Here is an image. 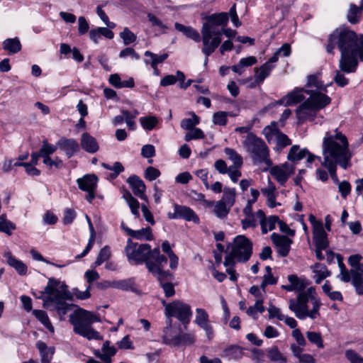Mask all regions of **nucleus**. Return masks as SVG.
<instances>
[{"label":"nucleus","mask_w":363,"mask_h":363,"mask_svg":"<svg viewBox=\"0 0 363 363\" xmlns=\"http://www.w3.org/2000/svg\"><path fill=\"white\" fill-rule=\"evenodd\" d=\"M363 11V0L360 7H357L354 4H351L347 13V19L351 23H356L358 22L361 13Z\"/></svg>","instance_id":"a18cd8bd"},{"label":"nucleus","mask_w":363,"mask_h":363,"mask_svg":"<svg viewBox=\"0 0 363 363\" xmlns=\"http://www.w3.org/2000/svg\"><path fill=\"white\" fill-rule=\"evenodd\" d=\"M201 41L202 52L209 57L218 48L222 42L221 28H212L211 26L202 25L201 29Z\"/></svg>","instance_id":"9d476101"},{"label":"nucleus","mask_w":363,"mask_h":363,"mask_svg":"<svg viewBox=\"0 0 363 363\" xmlns=\"http://www.w3.org/2000/svg\"><path fill=\"white\" fill-rule=\"evenodd\" d=\"M162 304L164 306V314L167 318H176L184 325L189 323L192 315L190 305L177 300L169 303L162 301Z\"/></svg>","instance_id":"9b49d317"},{"label":"nucleus","mask_w":363,"mask_h":363,"mask_svg":"<svg viewBox=\"0 0 363 363\" xmlns=\"http://www.w3.org/2000/svg\"><path fill=\"white\" fill-rule=\"evenodd\" d=\"M155 250L160 252L159 247L151 250L149 244L135 243L131 239L128 240L125 247V255L130 264H140L145 262L147 268L150 261L154 262L156 259L153 258Z\"/></svg>","instance_id":"6e6552de"},{"label":"nucleus","mask_w":363,"mask_h":363,"mask_svg":"<svg viewBox=\"0 0 363 363\" xmlns=\"http://www.w3.org/2000/svg\"><path fill=\"white\" fill-rule=\"evenodd\" d=\"M108 286L123 291H130L133 289V283L130 279L112 281V283H108Z\"/></svg>","instance_id":"603ef678"},{"label":"nucleus","mask_w":363,"mask_h":363,"mask_svg":"<svg viewBox=\"0 0 363 363\" xmlns=\"http://www.w3.org/2000/svg\"><path fill=\"white\" fill-rule=\"evenodd\" d=\"M335 45L341 52L339 60L340 71L354 72L359 60L363 62V34L357 35L347 28H337L328 38L327 52L331 53Z\"/></svg>","instance_id":"f257e3e1"},{"label":"nucleus","mask_w":363,"mask_h":363,"mask_svg":"<svg viewBox=\"0 0 363 363\" xmlns=\"http://www.w3.org/2000/svg\"><path fill=\"white\" fill-rule=\"evenodd\" d=\"M229 113L225 111H218L213 115L212 121L215 125H225Z\"/></svg>","instance_id":"e2e57ef3"},{"label":"nucleus","mask_w":363,"mask_h":363,"mask_svg":"<svg viewBox=\"0 0 363 363\" xmlns=\"http://www.w3.org/2000/svg\"><path fill=\"white\" fill-rule=\"evenodd\" d=\"M318 110L313 107L307 100H305L296 109V113L299 123L306 121H313Z\"/></svg>","instance_id":"f3484780"},{"label":"nucleus","mask_w":363,"mask_h":363,"mask_svg":"<svg viewBox=\"0 0 363 363\" xmlns=\"http://www.w3.org/2000/svg\"><path fill=\"white\" fill-rule=\"evenodd\" d=\"M16 225L11 220L0 221V231L11 235L12 232L16 230Z\"/></svg>","instance_id":"69168bd1"},{"label":"nucleus","mask_w":363,"mask_h":363,"mask_svg":"<svg viewBox=\"0 0 363 363\" xmlns=\"http://www.w3.org/2000/svg\"><path fill=\"white\" fill-rule=\"evenodd\" d=\"M294 168L292 165L285 163L281 165L272 167L270 170V174L278 182H285L294 173Z\"/></svg>","instance_id":"412c9836"},{"label":"nucleus","mask_w":363,"mask_h":363,"mask_svg":"<svg viewBox=\"0 0 363 363\" xmlns=\"http://www.w3.org/2000/svg\"><path fill=\"white\" fill-rule=\"evenodd\" d=\"M123 198L128 203L131 212L133 215L138 216H139V203L138 201L133 197L131 194L128 191H125L123 195Z\"/></svg>","instance_id":"8fccbe9b"},{"label":"nucleus","mask_w":363,"mask_h":363,"mask_svg":"<svg viewBox=\"0 0 363 363\" xmlns=\"http://www.w3.org/2000/svg\"><path fill=\"white\" fill-rule=\"evenodd\" d=\"M78 184L81 190L87 192L86 199L91 203L95 198L94 191L96 189V183H78Z\"/></svg>","instance_id":"3c124183"},{"label":"nucleus","mask_w":363,"mask_h":363,"mask_svg":"<svg viewBox=\"0 0 363 363\" xmlns=\"http://www.w3.org/2000/svg\"><path fill=\"white\" fill-rule=\"evenodd\" d=\"M274 65H270L269 62H265L259 67L255 69V82L257 84H262L264 80L269 76L271 72L274 69Z\"/></svg>","instance_id":"c85d7f7f"},{"label":"nucleus","mask_w":363,"mask_h":363,"mask_svg":"<svg viewBox=\"0 0 363 363\" xmlns=\"http://www.w3.org/2000/svg\"><path fill=\"white\" fill-rule=\"evenodd\" d=\"M308 219L313 227V241L315 247L328 249L329 242L322 221L317 220L313 214L309 215Z\"/></svg>","instance_id":"ddd939ff"},{"label":"nucleus","mask_w":363,"mask_h":363,"mask_svg":"<svg viewBox=\"0 0 363 363\" xmlns=\"http://www.w3.org/2000/svg\"><path fill=\"white\" fill-rule=\"evenodd\" d=\"M263 194L267 197V205L270 208H274L281 206V203L276 202V199L279 196V191L273 185H269L267 188L262 189Z\"/></svg>","instance_id":"c9c22d12"},{"label":"nucleus","mask_w":363,"mask_h":363,"mask_svg":"<svg viewBox=\"0 0 363 363\" xmlns=\"http://www.w3.org/2000/svg\"><path fill=\"white\" fill-rule=\"evenodd\" d=\"M224 152L235 167H240L242 164V158L233 149L226 147Z\"/></svg>","instance_id":"864d4df0"},{"label":"nucleus","mask_w":363,"mask_h":363,"mask_svg":"<svg viewBox=\"0 0 363 363\" xmlns=\"http://www.w3.org/2000/svg\"><path fill=\"white\" fill-rule=\"evenodd\" d=\"M3 49L9 54H15L21 50V44L18 38H7L2 43Z\"/></svg>","instance_id":"4c0bfd02"},{"label":"nucleus","mask_w":363,"mask_h":363,"mask_svg":"<svg viewBox=\"0 0 363 363\" xmlns=\"http://www.w3.org/2000/svg\"><path fill=\"white\" fill-rule=\"evenodd\" d=\"M153 256L156 259L154 262H149L147 263V270L159 281L160 285L163 283L170 282L173 279V275L167 270L163 268L167 263L166 256L162 255L160 252L155 250Z\"/></svg>","instance_id":"f8f14e48"},{"label":"nucleus","mask_w":363,"mask_h":363,"mask_svg":"<svg viewBox=\"0 0 363 363\" xmlns=\"http://www.w3.org/2000/svg\"><path fill=\"white\" fill-rule=\"evenodd\" d=\"M231 207L228 206L224 201H217L213 208V213L215 216L220 219H225L230 210Z\"/></svg>","instance_id":"79ce46f5"},{"label":"nucleus","mask_w":363,"mask_h":363,"mask_svg":"<svg viewBox=\"0 0 363 363\" xmlns=\"http://www.w3.org/2000/svg\"><path fill=\"white\" fill-rule=\"evenodd\" d=\"M167 216L169 219L182 218L186 221H192L194 223H199V218L191 208L176 203L174 204V212L168 213Z\"/></svg>","instance_id":"2eb2a0df"},{"label":"nucleus","mask_w":363,"mask_h":363,"mask_svg":"<svg viewBox=\"0 0 363 363\" xmlns=\"http://www.w3.org/2000/svg\"><path fill=\"white\" fill-rule=\"evenodd\" d=\"M306 86L304 88H295L291 92L287 94L285 96L281 99L277 104L284 106H291L296 104L305 99L304 94Z\"/></svg>","instance_id":"4be33fe9"},{"label":"nucleus","mask_w":363,"mask_h":363,"mask_svg":"<svg viewBox=\"0 0 363 363\" xmlns=\"http://www.w3.org/2000/svg\"><path fill=\"white\" fill-rule=\"evenodd\" d=\"M122 229L131 238L140 240H152V230L150 227L143 228L138 230H133L125 226L124 223H121Z\"/></svg>","instance_id":"5701e85b"},{"label":"nucleus","mask_w":363,"mask_h":363,"mask_svg":"<svg viewBox=\"0 0 363 363\" xmlns=\"http://www.w3.org/2000/svg\"><path fill=\"white\" fill-rule=\"evenodd\" d=\"M323 293L332 301H342L343 299L342 294L339 291L333 290V287L328 281H326L322 286Z\"/></svg>","instance_id":"c03bdc74"},{"label":"nucleus","mask_w":363,"mask_h":363,"mask_svg":"<svg viewBox=\"0 0 363 363\" xmlns=\"http://www.w3.org/2000/svg\"><path fill=\"white\" fill-rule=\"evenodd\" d=\"M91 286H88L85 291H81L77 288L72 289V291H69V294H71L70 298H66V300H72L73 297H75L77 299L79 300H86L90 298L91 294L89 292Z\"/></svg>","instance_id":"4d7b16f0"},{"label":"nucleus","mask_w":363,"mask_h":363,"mask_svg":"<svg viewBox=\"0 0 363 363\" xmlns=\"http://www.w3.org/2000/svg\"><path fill=\"white\" fill-rule=\"evenodd\" d=\"M242 354V349L238 345L229 346L223 352V357L229 360L240 359Z\"/></svg>","instance_id":"a19ab883"},{"label":"nucleus","mask_w":363,"mask_h":363,"mask_svg":"<svg viewBox=\"0 0 363 363\" xmlns=\"http://www.w3.org/2000/svg\"><path fill=\"white\" fill-rule=\"evenodd\" d=\"M33 295L39 299H43V306L50 311H56L59 315H65L70 309V306L66 303V298H70L71 294L68 286L64 281L55 278H49L43 291H40Z\"/></svg>","instance_id":"7ed1b4c3"},{"label":"nucleus","mask_w":363,"mask_h":363,"mask_svg":"<svg viewBox=\"0 0 363 363\" xmlns=\"http://www.w3.org/2000/svg\"><path fill=\"white\" fill-rule=\"evenodd\" d=\"M328 86L321 80L320 72L311 74L307 78L305 92L309 96L306 100L318 111L331 102L330 97L325 94Z\"/></svg>","instance_id":"0eeeda50"},{"label":"nucleus","mask_w":363,"mask_h":363,"mask_svg":"<svg viewBox=\"0 0 363 363\" xmlns=\"http://www.w3.org/2000/svg\"><path fill=\"white\" fill-rule=\"evenodd\" d=\"M205 135L203 130L199 128H194L186 133L184 135V140L186 141H190L191 140H199L204 138Z\"/></svg>","instance_id":"13d9d810"},{"label":"nucleus","mask_w":363,"mask_h":363,"mask_svg":"<svg viewBox=\"0 0 363 363\" xmlns=\"http://www.w3.org/2000/svg\"><path fill=\"white\" fill-rule=\"evenodd\" d=\"M271 239L277 247L278 254L282 257H286L290 251L292 240L275 233L271 235Z\"/></svg>","instance_id":"6ab92c4d"},{"label":"nucleus","mask_w":363,"mask_h":363,"mask_svg":"<svg viewBox=\"0 0 363 363\" xmlns=\"http://www.w3.org/2000/svg\"><path fill=\"white\" fill-rule=\"evenodd\" d=\"M140 123L145 130H152L157 125L159 121L155 116L141 117L139 119Z\"/></svg>","instance_id":"de8ad7c7"},{"label":"nucleus","mask_w":363,"mask_h":363,"mask_svg":"<svg viewBox=\"0 0 363 363\" xmlns=\"http://www.w3.org/2000/svg\"><path fill=\"white\" fill-rule=\"evenodd\" d=\"M33 314L35 317L51 333H54L55 328L52 325L47 313L42 310H34Z\"/></svg>","instance_id":"ea45409f"},{"label":"nucleus","mask_w":363,"mask_h":363,"mask_svg":"<svg viewBox=\"0 0 363 363\" xmlns=\"http://www.w3.org/2000/svg\"><path fill=\"white\" fill-rule=\"evenodd\" d=\"M228 21V13H220L209 16L206 21L203 24L211 26L212 28H220V26H225Z\"/></svg>","instance_id":"bb28decb"},{"label":"nucleus","mask_w":363,"mask_h":363,"mask_svg":"<svg viewBox=\"0 0 363 363\" xmlns=\"http://www.w3.org/2000/svg\"><path fill=\"white\" fill-rule=\"evenodd\" d=\"M352 284L354 286L357 294L359 295H363V277H352Z\"/></svg>","instance_id":"774afa93"},{"label":"nucleus","mask_w":363,"mask_h":363,"mask_svg":"<svg viewBox=\"0 0 363 363\" xmlns=\"http://www.w3.org/2000/svg\"><path fill=\"white\" fill-rule=\"evenodd\" d=\"M257 58L254 56H249L240 60L238 64L233 65L230 69L236 74L241 75L245 72V68L256 64Z\"/></svg>","instance_id":"473e14b6"},{"label":"nucleus","mask_w":363,"mask_h":363,"mask_svg":"<svg viewBox=\"0 0 363 363\" xmlns=\"http://www.w3.org/2000/svg\"><path fill=\"white\" fill-rule=\"evenodd\" d=\"M81 146L87 152L94 153L99 148L96 140L88 133H84L81 138Z\"/></svg>","instance_id":"cd10ccee"},{"label":"nucleus","mask_w":363,"mask_h":363,"mask_svg":"<svg viewBox=\"0 0 363 363\" xmlns=\"http://www.w3.org/2000/svg\"><path fill=\"white\" fill-rule=\"evenodd\" d=\"M194 323L203 330L208 340H211L213 337V328L209 314L206 309L202 308H196Z\"/></svg>","instance_id":"4468645a"},{"label":"nucleus","mask_w":363,"mask_h":363,"mask_svg":"<svg viewBox=\"0 0 363 363\" xmlns=\"http://www.w3.org/2000/svg\"><path fill=\"white\" fill-rule=\"evenodd\" d=\"M345 357L351 363H363V357L352 350H346Z\"/></svg>","instance_id":"338daca9"},{"label":"nucleus","mask_w":363,"mask_h":363,"mask_svg":"<svg viewBox=\"0 0 363 363\" xmlns=\"http://www.w3.org/2000/svg\"><path fill=\"white\" fill-rule=\"evenodd\" d=\"M267 357L274 363H287V358L279 351L278 347L272 346L265 350Z\"/></svg>","instance_id":"f704fd0d"},{"label":"nucleus","mask_w":363,"mask_h":363,"mask_svg":"<svg viewBox=\"0 0 363 363\" xmlns=\"http://www.w3.org/2000/svg\"><path fill=\"white\" fill-rule=\"evenodd\" d=\"M244 146L255 163H264L267 167L272 165V161L269 158V149L261 138L249 134L244 141Z\"/></svg>","instance_id":"1a4fd4ad"},{"label":"nucleus","mask_w":363,"mask_h":363,"mask_svg":"<svg viewBox=\"0 0 363 363\" xmlns=\"http://www.w3.org/2000/svg\"><path fill=\"white\" fill-rule=\"evenodd\" d=\"M145 56L146 58L145 59V63L146 65L150 64L151 67H154L160 63L163 62L168 57L167 54L162 55H155L150 51H146L145 52Z\"/></svg>","instance_id":"37998d69"},{"label":"nucleus","mask_w":363,"mask_h":363,"mask_svg":"<svg viewBox=\"0 0 363 363\" xmlns=\"http://www.w3.org/2000/svg\"><path fill=\"white\" fill-rule=\"evenodd\" d=\"M281 133V132L277 128V122L274 121L266 126L262 130L263 135L269 143H273L274 140L280 135Z\"/></svg>","instance_id":"58836bf2"},{"label":"nucleus","mask_w":363,"mask_h":363,"mask_svg":"<svg viewBox=\"0 0 363 363\" xmlns=\"http://www.w3.org/2000/svg\"><path fill=\"white\" fill-rule=\"evenodd\" d=\"M164 341L165 343L174 346H189L194 344L196 336L194 333H182L173 337L165 335Z\"/></svg>","instance_id":"aec40b11"},{"label":"nucleus","mask_w":363,"mask_h":363,"mask_svg":"<svg viewBox=\"0 0 363 363\" xmlns=\"http://www.w3.org/2000/svg\"><path fill=\"white\" fill-rule=\"evenodd\" d=\"M235 190L233 188H225L223 190V196L221 201H224V202L232 207L235 201Z\"/></svg>","instance_id":"6e6d98bb"},{"label":"nucleus","mask_w":363,"mask_h":363,"mask_svg":"<svg viewBox=\"0 0 363 363\" xmlns=\"http://www.w3.org/2000/svg\"><path fill=\"white\" fill-rule=\"evenodd\" d=\"M120 36L125 45H129L136 40V35L128 28L123 29V32L120 33Z\"/></svg>","instance_id":"0e129e2a"},{"label":"nucleus","mask_w":363,"mask_h":363,"mask_svg":"<svg viewBox=\"0 0 363 363\" xmlns=\"http://www.w3.org/2000/svg\"><path fill=\"white\" fill-rule=\"evenodd\" d=\"M111 256V248L108 246L104 247L99 252L95 262L94 267L100 266L102 263L109 259Z\"/></svg>","instance_id":"5fc2aeb1"},{"label":"nucleus","mask_w":363,"mask_h":363,"mask_svg":"<svg viewBox=\"0 0 363 363\" xmlns=\"http://www.w3.org/2000/svg\"><path fill=\"white\" fill-rule=\"evenodd\" d=\"M348 146L346 136L340 132L335 131L334 135L327 133L323 138V165L328 169L330 178L334 182H337V164L345 169L350 165L351 153Z\"/></svg>","instance_id":"f03ea898"},{"label":"nucleus","mask_w":363,"mask_h":363,"mask_svg":"<svg viewBox=\"0 0 363 363\" xmlns=\"http://www.w3.org/2000/svg\"><path fill=\"white\" fill-rule=\"evenodd\" d=\"M287 158L294 163H297L306 158V162L311 164L313 162L316 157L311 153L306 148L301 149L298 145H295L290 148Z\"/></svg>","instance_id":"dca6fc26"},{"label":"nucleus","mask_w":363,"mask_h":363,"mask_svg":"<svg viewBox=\"0 0 363 363\" xmlns=\"http://www.w3.org/2000/svg\"><path fill=\"white\" fill-rule=\"evenodd\" d=\"M264 311V307L263 306V299L257 298L255 303L250 306L247 310V314L254 319H257L259 313H262Z\"/></svg>","instance_id":"09e8293b"},{"label":"nucleus","mask_w":363,"mask_h":363,"mask_svg":"<svg viewBox=\"0 0 363 363\" xmlns=\"http://www.w3.org/2000/svg\"><path fill=\"white\" fill-rule=\"evenodd\" d=\"M103 166L105 168L110 169L111 171H113V172L108 174V175L106 177L107 179L113 180L116 179L119 173L123 171V167L120 162H115L113 166L111 167L106 164H103Z\"/></svg>","instance_id":"052dcab7"},{"label":"nucleus","mask_w":363,"mask_h":363,"mask_svg":"<svg viewBox=\"0 0 363 363\" xmlns=\"http://www.w3.org/2000/svg\"><path fill=\"white\" fill-rule=\"evenodd\" d=\"M287 279L289 285H283L281 288L287 291H305V289L310 284V281L304 277H298L296 274H290Z\"/></svg>","instance_id":"a211bd4d"},{"label":"nucleus","mask_w":363,"mask_h":363,"mask_svg":"<svg viewBox=\"0 0 363 363\" xmlns=\"http://www.w3.org/2000/svg\"><path fill=\"white\" fill-rule=\"evenodd\" d=\"M6 263L13 267L20 276H25L27 274L28 267L25 263L21 260L15 257L11 252H5L4 253Z\"/></svg>","instance_id":"b1692460"},{"label":"nucleus","mask_w":363,"mask_h":363,"mask_svg":"<svg viewBox=\"0 0 363 363\" xmlns=\"http://www.w3.org/2000/svg\"><path fill=\"white\" fill-rule=\"evenodd\" d=\"M362 256L359 254L350 255L348 259V262L351 267L350 273L352 277H362L363 274V264L361 263Z\"/></svg>","instance_id":"a878e982"},{"label":"nucleus","mask_w":363,"mask_h":363,"mask_svg":"<svg viewBox=\"0 0 363 363\" xmlns=\"http://www.w3.org/2000/svg\"><path fill=\"white\" fill-rule=\"evenodd\" d=\"M130 188L135 196L141 199L146 200L147 197L145 194V183H130Z\"/></svg>","instance_id":"680f3d73"},{"label":"nucleus","mask_w":363,"mask_h":363,"mask_svg":"<svg viewBox=\"0 0 363 363\" xmlns=\"http://www.w3.org/2000/svg\"><path fill=\"white\" fill-rule=\"evenodd\" d=\"M321 305L315 287L311 286L305 291L298 293L296 298L290 299L289 308L299 320H305L307 318L314 320L320 316Z\"/></svg>","instance_id":"20e7f679"},{"label":"nucleus","mask_w":363,"mask_h":363,"mask_svg":"<svg viewBox=\"0 0 363 363\" xmlns=\"http://www.w3.org/2000/svg\"><path fill=\"white\" fill-rule=\"evenodd\" d=\"M57 145L69 157L79 149L77 142L73 139L62 138L58 141Z\"/></svg>","instance_id":"2f4dec72"},{"label":"nucleus","mask_w":363,"mask_h":363,"mask_svg":"<svg viewBox=\"0 0 363 363\" xmlns=\"http://www.w3.org/2000/svg\"><path fill=\"white\" fill-rule=\"evenodd\" d=\"M306 337L308 340L315 345L318 348H323V341L320 333L312 331H308L306 333Z\"/></svg>","instance_id":"bf43d9fd"},{"label":"nucleus","mask_w":363,"mask_h":363,"mask_svg":"<svg viewBox=\"0 0 363 363\" xmlns=\"http://www.w3.org/2000/svg\"><path fill=\"white\" fill-rule=\"evenodd\" d=\"M264 218V212L259 210L255 213L245 216L241 220V224L243 229L246 230L249 228H255L258 224H260V220Z\"/></svg>","instance_id":"393cba45"},{"label":"nucleus","mask_w":363,"mask_h":363,"mask_svg":"<svg viewBox=\"0 0 363 363\" xmlns=\"http://www.w3.org/2000/svg\"><path fill=\"white\" fill-rule=\"evenodd\" d=\"M69 320L76 334L89 340L102 338L99 333L91 327L92 323L100 321L99 318L94 313L79 309L74 314L70 315Z\"/></svg>","instance_id":"423d86ee"},{"label":"nucleus","mask_w":363,"mask_h":363,"mask_svg":"<svg viewBox=\"0 0 363 363\" xmlns=\"http://www.w3.org/2000/svg\"><path fill=\"white\" fill-rule=\"evenodd\" d=\"M175 29L182 33L186 37L198 43L201 41L200 33L191 26H186L183 24L176 23L174 24Z\"/></svg>","instance_id":"72a5a7b5"},{"label":"nucleus","mask_w":363,"mask_h":363,"mask_svg":"<svg viewBox=\"0 0 363 363\" xmlns=\"http://www.w3.org/2000/svg\"><path fill=\"white\" fill-rule=\"evenodd\" d=\"M279 222V217L277 216H270L268 218L265 217L260 220V225L262 233L266 234L269 231H272L276 228V224Z\"/></svg>","instance_id":"e433bc0d"},{"label":"nucleus","mask_w":363,"mask_h":363,"mask_svg":"<svg viewBox=\"0 0 363 363\" xmlns=\"http://www.w3.org/2000/svg\"><path fill=\"white\" fill-rule=\"evenodd\" d=\"M189 115L191 118H184L180 123L181 128L187 130L194 128L200 123L199 117L194 112L189 113Z\"/></svg>","instance_id":"49530a36"},{"label":"nucleus","mask_w":363,"mask_h":363,"mask_svg":"<svg viewBox=\"0 0 363 363\" xmlns=\"http://www.w3.org/2000/svg\"><path fill=\"white\" fill-rule=\"evenodd\" d=\"M311 269L314 274L313 279L316 284H320L323 280L330 276V272L322 264L315 263L311 267Z\"/></svg>","instance_id":"c756f323"},{"label":"nucleus","mask_w":363,"mask_h":363,"mask_svg":"<svg viewBox=\"0 0 363 363\" xmlns=\"http://www.w3.org/2000/svg\"><path fill=\"white\" fill-rule=\"evenodd\" d=\"M252 253V242L245 235L236 236L233 242L230 254L225 258L223 264L226 267V272L230 275V279L237 280V275L233 267L235 259L238 262L247 261Z\"/></svg>","instance_id":"39448f33"},{"label":"nucleus","mask_w":363,"mask_h":363,"mask_svg":"<svg viewBox=\"0 0 363 363\" xmlns=\"http://www.w3.org/2000/svg\"><path fill=\"white\" fill-rule=\"evenodd\" d=\"M36 347L40 354L41 362L50 363L55 352V348L53 347H48L44 342L40 340L37 342Z\"/></svg>","instance_id":"7c9ffc66"}]
</instances>
